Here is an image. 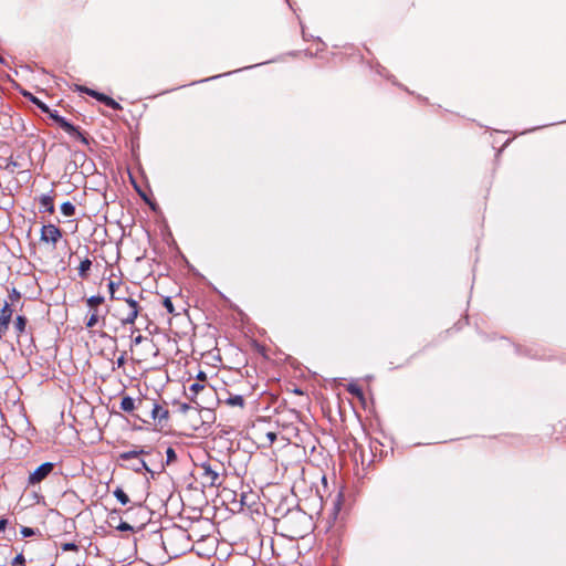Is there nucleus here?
<instances>
[{"label": "nucleus", "mask_w": 566, "mask_h": 566, "mask_svg": "<svg viewBox=\"0 0 566 566\" xmlns=\"http://www.w3.org/2000/svg\"><path fill=\"white\" fill-rule=\"evenodd\" d=\"M21 534L23 537H30V536H33L35 534V531L31 527H27V526H23L21 528Z\"/></svg>", "instance_id": "obj_31"}, {"label": "nucleus", "mask_w": 566, "mask_h": 566, "mask_svg": "<svg viewBox=\"0 0 566 566\" xmlns=\"http://www.w3.org/2000/svg\"><path fill=\"white\" fill-rule=\"evenodd\" d=\"M221 75L211 76L209 78L202 80L201 82L210 81L220 77Z\"/></svg>", "instance_id": "obj_40"}, {"label": "nucleus", "mask_w": 566, "mask_h": 566, "mask_svg": "<svg viewBox=\"0 0 566 566\" xmlns=\"http://www.w3.org/2000/svg\"><path fill=\"white\" fill-rule=\"evenodd\" d=\"M144 454H148V451H146L142 447H135L133 450L120 453L119 459L128 462V464L126 465L127 469L133 470L137 473L145 470L150 473L151 478H154V471H151L148 468L145 460L139 458L140 455Z\"/></svg>", "instance_id": "obj_2"}, {"label": "nucleus", "mask_w": 566, "mask_h": 566, "mask_svg": "<svg viewBox=\"0 0 566 566\" xmlns=\"http://www.w3.org/2000/svg\"><path fill=\"white\" fill-rule=\"evenodd\" d=\"M226 403L232 407H244V398L241 395H229L226 399Z\"/></svg>", "instance_id": "obj_14"}, {"label": "nucleus", "mask_w": 566, "mask_h": 566, "mask_svg": "<svg viewBox=\"0 0 566 566\" xmlns=\"http://www.w3.org/2000/svg\"><path fill=\"white\" fill-rule=\"evenodd\" d=\"M268 437L270 438V440H271V441H273V440L275 439V437H276V436H275V433L270 432V433L268 434Z\"/></svg>", "instance_id": "obj_41"}, {"label": "nucleus", "mask_w": 566, "mask_h": 566, "mask_svg": "<svg viewBox=\"0 0 566 566\" xmlns=\"http://www.w3.org/2000/svg\"><path fill=\"white\" fill-rule=\"evenodd\" d=\"M138 313H139L138 310H130L128 312L127 316L122 318V324L123 325L134 324L135 319L138 316Z\"/></svg>", "instance_id": "obj_22"}, {"label": "nucleus", "mask_w": 566, "mask_h": 566, "mask_svg": "<svg viewBox=\"0 0 566 566\" xmlns=\"http://www.w3.org/2000/svg\"><path fill=\"white\" fill-rule=\"evenodd\" d=\"M177 460V454L174 448L169 447L166 450V463L170 464Z\"/></svg>", "instance_id": "obj_24"}, {"label": "nucleus", "mask_w": 566, "mask_h": 566, "mask_svg": "<svg viewBox=\"0 0 566 566\" xmlns=\"http://www.w3.org/2000/svg\"><path fill=\"white\" fill-rule=\"evenodd\" d=\"M40 208L42 211L53 213L54 212V202L53 197L50 195H42L39 199Z\"/></svg>", "instance_id": "obj_11"}, {"label": "nucleus", "mask_w": 566, "mask_h": 566, "mask_svg": "<svg viewBox=\"0 0 566 566\" xmlns=\"http://www.w3.org/2000/svg\"><path fill=\"white\" fill-rule=\"evenodd\" d=\"M99 336H101L102 338H104V337H108V335H107L106 333H104V332H103V333H101V334H99Z\"/></svg>", "instance_id": "obj_43"}, {"label": "nucleus", "mask_w": 566, "mask_h": 566, "mask_svg": "<svg viewBox=\"0 0 566 566\" xmlns=\"http://www.w3.org/2000/svg\"><path fill=\"white\" fill-rule=\"evenodd\" d=\"M117 530L118 531H122V532H125V531H132L133 527L132 525H129L128 523L126 522H122L118 526H117Z\"/></svg>", "instance_id": "obj_35"}, {"label": "nucleus", "mask_w": 566, "mask_h": 566, "mask_svg": "<svg viewBox=\"0 0 566 566\" xmlns=\"http://www.w3.org/2000/svg\"><path fill=\"white\" fill-rule=\"evenodd\" d=\"M163 305L169 314L177 315V313L175 312L174 303L169 296L164 298Z\"/></svg>", "instance_id": "obj_23"}, {"label": "nucleus", "mask_w": 566, "mask_h": 566, "mask_svg": "<svg viewBox=\"0 0 566 566\" xmlns=\"http://www.w3.org/2000/svg\"><path fill=\"white\" fill-rule=\"evenodd\" d=\"M106 106L111 107L112 109H115V111H120L122 109V106L118 102H116L115 99H113L112 97H109L105 104Z\"/></svg>", "instance_id": "obj_30"}, {"label": "nucleus", "mask_w": 566, "mask_h": 566, "mask_svg": "<svg viewBox=\"0 0 566 566\" xmlns=\"http://www.w3.org/2000/svg\"><path fill=\"white\" fill-rule=\"evenodd\" d=\"M200 469L202 471L200 474V478H201L203 485H208V486H220L221 485L222 482L220 480L219 472L216 469H213L209 462H203L200 465Z\"/></svg>", "instance_id": "obj_4"}, {"label": "nucleus", "mask_w": 566, "mask_h": 566, "mask_svg": "<svg viewBox=\"0 0 566 566\" xmlns=\"http://www.w3.org/2000/svg\"><path fill=\"white\" fill-rule=\"evenodd\" d=\"M61 549L63 552H69V551L77 552L78 551V546L75 543H64V544L61 545Z\"/></svg>", "instance_id": "obj_29"}, {"label": "nucleus", "mask_w": 566, "mask_h": 566, "mask_svg": "<svg viewBox=\"0 0 566 566\" xmlns=\"http://www.w3.org/2000/svg\"><path fill=\"white\" fill-rule=\"evenodd\" d=\"M125 302L128 304L130 310H138L139 311L138 303L134 298H125Z\"/></svg>", "instance_id": "obj_33"}, {"label": "nucleus", "mask_w": 566, "mask_h": 566, "mask_svg": "<svg viewBox=\"0 0 566 566\" xmlns=\"http://www.w3.org/2000/svg\"><path fill=\"white\" fill-rule=\"evenodd\" d=\"M0 63H3V59H2V56H1V55H0Z\"/></svg>", "instance_id": "obj_44"}, {"label": "nucleus", "mask_w": 566, "mask_h": 566, "mask_svg": "<svg viewBox=\"0 0 566 566\" xmlns=\"http://www.w3.org/2000/svg\"><path fill=\"white\" fill-rule=\"evenodd\" d=\"M60 127L66 132L71 137L80 140L83 145H88L90 139L88 137L83 134L78 127L74 126L72 123H70L66 118L64 120H61Z\"/></svg>", "instance_id": "obj_7"}, {"label": "nucleus", "mask_w": 566, "mask_h": 566, "mask_svg": "<svg viewBox=\"0 0 566 566\" xmlns=\"http://www.w3.org/2000/svg\"><path fill=\"white\" fill-rule=\"evenodd\" d=\"M144 339H145V337L139 334V335H137L136 337L133 338L132 344L133 345H139Z\"/></svg>", "instance_id": "obj_37"}, {"label": "nucleus", "mask_w": 566, "mask_h": 566, "mask_svg": "<svg viewBox=\"0 0 566 566\" xmlns=\"http://www.w3.org/2000/svg\"><path fill=\"white\" fill-rule=\"evenodd\" d=\"M32 104L36 105L43 113H49L50 107L30 92L22 93Z\"/></svg>", "instance_id": "obj_12"}, {"label": "nucleus", "mask_w": 566, "mask_h": 566, "mask_svg": "<svg viewBox=\"0 0 566 566\" xmlns=\"http://www.w3.org/2000/svg\"><path fill=\"white\" fill-rule=\"evenodd\" d=\"M62 238V231L55 224H45L41 229V240L46 243L56 244Z\"/></svg>", "instance_id": "obj_6"}, {"label": "nucleus", "mask_w": 566, "mask_h": 566, "mask_svg": "<svg viewBox=\"0 0 566 566\" xmlns=\"http://www.w3.org/2000/svg\"><path fill=\"white\" fill-rule=\"evenodd\" d=\"M91 266H92V261L90 259L86 258L83 261H81L80 266H78V275L82 279H85L87 276L88 271L91 270Z\"/></svg>", "instance_id": "obj_16"}, {"label": "nucleus", "mask_w": 566, "mask_h": 566, "mask_svg": "<svg viewBox=\"0 0 566 566\" xmlns=\"http://www.w3.org/2000/svg\"><path fill=\"white\" fill-rule=\"evenodd\" d=\"M55 464L52 462H44L39 465L28 478L29 485H35L45 480L53 471Z\"/></svg>", "instance_id": "obj_5"}, {"label": "nucleus", "mask_w": 566, "mask_h": 566, "mask_svg": "<svg viewBox=\"0 0 566 566\" xmlns=\"http://www.w3.org/2000/svg\"><path fill=\"white\" fill-rule=\"evenodd\" d=\"M125 356H126V353H123V354L117 358V360H116V363H115L117 368H120V367H123V366L125 365V361H126Z\"/></svg>", "instance_id": "obj_34"}, {"label": "nucleus", "mask_w": 566, "mask_h": 566, "mask_svg": "<svg viewBox=\"0 0 566 566\" xmlns=\"http://www.w3.org/2000/svg\"><path fill=\"white\" fill-rule=\"evenodd\" d=\"M61 212L65 217H73L75 214V206L70 201H65L61 205Z\"/></svg>", "instance_id": "obj_18"}, {"label": "nucleus", "mask_w": 566, "mask_h": 566, "mask_svg": "<svg viewBox=\"0 0 566 566\" xmlns=\"http://www.w3.org/2000/svg\"><path fill=\"white\" fill-rule=\"evenodd\" d=\"M107 286H108V291L111 293V297L114 298V300H120V297L115 296V291L119 286V283L114 282V281H109Z\"/></svg>", "instance_id": "obj_26"}, {"label": "nucleus", "mask_w": 566, "mask_h": 566, "mask_svg": "<svg viewBox=\"0 0 566 566\" xmlns=\"http://www.w3.org/2000/svg\"><path fill=\"white\" fill-rule=\"evenodd\" d=\"M98 319H99L98 308L91 310V315L88 316V318L86 321V327L87 328L94 327L98 323Z\"/></svg>", "instance_id": "obj_20"}, {"label": "nucleus", "mask_w": 566, "mask_h": 566, "mask_svg": "<svg viewBox=\"0 0 566 566\" xmlns=\"http://www.w3.org/2000/svg\"><path fill=\"white\" fill-rule=\"evenodd\" d=\"M347 391L359 399L364 397L361 388L356 384H349L347 386Z\"/></svg>", "instance_id": "obj_21"}, {"label": "nucleus", "mask_w": 566, "mask_h": 566, "mask_svg": "<svg viewBox=\"0 0 566 566\" xmlns=\"http://www.w3.org/2000/svg\"><path fill=\"white\" fill-rule=\"evenodd\" d=\"M104 302V296L102 295H93L86 300V304L91 310L97 308Z\"/></svg>", "instance_id": "obj_19"}, {"label": "nucleus", "mask_w": 566, "mask_h": 566, "mask_svg": "<svg viewBox=\"0 0 566 566\" xmlns=\"http://www.w3.org/2000/svg\"><path fill=\"white\" fill-rule=\"evenodd\" d=\"M187 397L195 402L198 407L205 408V396L213 397L216 396L214 388L211 386H207L206 384L196 381L191 384L187 391Z\"/></svg>", "instance_id": "obj_3"}, {"label": "nucleus", "mask_w": 566, "mask_h": 566, "mask_svg": "<svg viewBox=\"0 0 566 566\" xmlns=\"http://www.w3.org/2000/svg\"><path fill=\"white\" fill-rule=\"evenodd\" d=\"M19 166V164L13 160L12 158L8 159L6 166H4V169L11 174L14 172L15 168Z\"/></svg>", "instance_id": "obj_28"}, {"label": "nucleus", "mask_w": 566, "mask_h": 566, "mask_svg": "<svg viewBox=\"0 0 566 566\" xmlns=\"http://www.w3.org/2000/svg\"><path fill=\"white\" fill-rule=\"evenodd\" d=\"M9 297L12 302H15L21 297V294L15 287H13L9 294Z\"/></svg>", "instance_id": "obj_32"}, {"label": "nucleus", "mask_w": 566, "mask_h": 566, "mask_svg": "<svg viewBox=\"0 0 566 566\" xmlns=\"http://www.w3.org/2000/svg\"><path fill=\"white\" fill-rule=\"evenodd\" d=\"M207 380V375L205 371H199L198 375H197V381L199 382H205Z\"/></svg>", "instance_id": "obj_36"}, {"label": "nucleus", "mask_w": 566, "mask_h": 566, "mask_svg": "<svg viewBox=\"0 0 566 566\" xmlns=\"http://www.w3.org/2000/svg\"><path fill=\"white\" fill-rule=\"evenodd\" d=\"M27 318L22 315H18L14 322V328L17 332V335L20 336L24 333L25 326H27Z\"/></svg>", "instance_id": "obj_15"}, {"label": "nucleus", "mask_w": 566, "mask_h": 566, "mask_svg": "<svg viewBox=\"0 0 566 566\" xmlns=\"http://www.w3.org/2000/svg\"><path fill=\"white\" fill-rule=\"evenodd\" d=\"M48 114L59 126L61 125V120L65 119V117L61 116L57 111H52L51 108Z\"/></svg>", "instance_id": "obj_25"}, {"label": "nucleus", "mask_w": 566, "mask_h": 566, "mask_svg": "<svg viewBox=\"0 0 566 566\" xmlns=\"http://www.w3.org/2000/svg\"><path fill=\"white\" fill-rule=\"evenodd\" d=\"M77 91L87 94L88 96L95 98L96 101L103 103L104 105L106 104L107 99L109 98V96H107L106 94L97 92L92 88H88L86 86H77Z\"/></svg>", "instance_id": "obj_10"}, {"label": "nucleus", "mask_w": 566, "mask_h": 566, "mask_svg": "<svg viewBox=\"0 0 566 566\" xmlns=\"http://www.w3.org/2000/svg\"><path fill=\"white\" fill-rule=\"evenodd\" d=\"M7 524H8V520L7 518H0V533L6 530Z\"/></svg>", "instance_id": "obj_38"}, {"label": "nucleus", "mask_w": 566, "mask_h": 566, "mask_svg": "<svg viewBox=\"0 0 566 566\" xmlns=\"http://www.w3.org/2000/svg\"><path fill=\"white\" fill-rule=\"evenodd\" d=\"M136 408V405H135V399L132 398L130 396H125L122 398V401H120V409L125 412H132L134 411Z\"/></svg>", "instance_id": "obj_13"}, {"label": "nucleus", "mask_w": 566, "mask_h": 566, "mask_svg": "<svg viewBox=\"0 0 566 566\" xmlns=\"http://www.w3.org/2000/svg\"><path fill=\"white\" fill-rule=\"evenodd\" d=\"M12 566H25V558L22 553L18 554L11 562Z\"/></svg>", "instance_id": "obj_27"}, {"label": "nucleus", "mask_w": 566, "mask_h": 566, "mask_svg": "<svg viewBox=\"0 0 566 566\" xmlns=\"http://www.w3.org/2000/svg\"><path fill=\"white\" fill-rule=\"evenodd\" d=\"M113 494L122 505H127L129 503V497L122 488H116L113 491Z\"/></svg>", "instance_id": "obj_17"}, {"label": "nucleus", "mask_w": 566, "mask_h": 566, "mask_svg": "<svg viewBox=\"0 0 566 566\" xmlns=\"http://www.w3.org/2000/svg\"><path fill=\"white\" fill-rule=\"evenodd\" d=\"M151 418L157 421L158 423H163L165 421L168 420L169 418V411L167 408H165L164 406L159 405V403H153V408H151Z\"/></svg>", "instance_id": "obj_8"}, {"label": "nucleus", "mask_w": 566, "mask_h": 566, "mask_svg": "<svg viewBox=\"0 0 566 566\" xmlns=\"http://www.w3.org/2000/svg\"><path fill=\"white\" fill-rule=\"evenodd\" d=\"M188 409H189V405H188V403H182V405H181V411H182V412H187V411H188Z\"/></svg>", "instance_id": "obj_39"}, {"label": "nucleus", "mask_w": 566, "mask_h": 566, "mask_svg": "<svg viewBox=\"0 0 566 566\" xmlns=\"http://www.w3.org/2000/svg\"><path fill=\"white\" fill-rule=\"evenodd\" d=\"M4 332H6V331L3 329V327H2V326H0V339L2 338V335H3V333H4Z\"/></svg>", "instance_id": "obj_42"}, {"label": "nucleus", "mask_w": 566, "mask_h": 566, "mask_svg": "<svg viewBox=\"0 0 566 566\" xmlns=\"http://www.w3.org/2000/svg\"><path fill=\"white\" fill-rule=\"evenodd\" d=\"M13 311L10 307L8 302H4L2 308L0 310V326L3 327L4 331L8 329Z\"/></svg>", "instance_id": "obj_9"}, {"label": "nucleus", "mask_w": 566, "mask_h": 566, "mask_svg": "<svg viewBox=\"0 0 566 566\" xmlns=\"http://www.w3.org/2000/svg\"><path fill=\"white\" fill-rule=\"evenodd\" d=\"M161 541L166 553L172 557L184 554L191 546L188 532L181 527L166 530L161 534Z\"/></svg>", "instance_id": "obj_1"}]
</instances>
